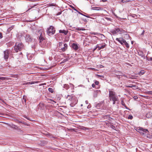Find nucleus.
I'll use <instances>...</instances> for the list:
<instances>
[{
    "mask_svg": "<svg viewBox=\"0 0 152 152\" xmlns=\"http://www.w3.org/2000/svg\"><path fill=\"white\" fill-rule=\"evenodd\" d=\"M36 34L38 36V39L39 40L40 45L41 47L44 48L47 47V45L46 44V40L45 38V34L44 30L43 29H41L38 30Z\"/></svg>",
    "mask_w": 152,
    "mask_h": 152,
    "instance_id": "obj_1",
    "label": "nucleus"
},
{
    "mask_svg": "<svg viewBox=\"0 0 152 152\" xmlns=\"http://www.w3.org/2000/svg\"><path fill=\"white\" fill-rule=\"evenodd\" d=\"M109 97L110 100L113 101V104L115 103L116 101H118L117 96L115 95V93L112 91H109Z\"/></svg>",
    "mask_w": 152,
    "mask_h": 152,
    "instance_id": "obj_2",
    "label": "nucleus"
},
{
    "mask_svg": "<svg viewBox=\"0 0 152 152\" xmlns=\"http://www.w3.org/2000/svg\"><path fill=\"white\" fill-rule=\"evenodd\" d=\"M23 48V45L21 43H16L14 47L15 50L16 52L21 50Z\"/></svg>",
    "mask_w": 152,
    "mask_h": 152,
    "instance_id": "obj_3",
    "label": "nucleus"
},
{
    "mask_svg": "<svg viewBox=\"0 0 152 152\" xmlns=\"http://www.w3.org/2000/svg\"><path fill=\"white\" fill-rule=\"evenodd\" d=\"M137 131L139 132L142 135L145 136L148 134V131L147 129H144L140 127L137 129Z\"/></svg>",
    "mask_w": 152,
    "mask_h": 152,
    "instance_id": "obj_4",
    "label": "nucleus"
},
{
    "mask_svg": "<svg viewBox=\"0 0 152 152\" xmlns=\"http://www.w3.org/2000/svg\"><path fill=\"white\" fill-rule=\"evenodd\" d=\"M55 29L53 26H50L48 28L47 30V34L49 35H51L54 34L55 32Z\"/></svg>",
    "mask_w": 152,
    "mask_h": 152,
    "instance_id": "obj_5",
    "label": "nucleus"
},
{
    "mask_svg": "<svg viewBox=\"0 0 152 152\" xmlns=\"http://www.w3.org/2000/svg\"><path fill=\"white\" fill-rule=\"evenodd\" d=\"M58 48L62 51H64L67 49V45L66 44L60 42L59 43Z\"/></svg>",
    "mask_w": 152,
    "mask_h": 152,
    "instance_id": "obj_6",
    "label": "nucleus"
},
{
    "mask_svg": "<svg viewBox=\"0 0 152 152\" xmlns=\"http://www.w3.org/2000/svg\"><path fill=\"white\" fill-rule=\"evenodd\" d=\"M4 59L5 60L7 59L8 58L9 54V50H6L4 51Z\"/></svg>",
    "mask_w": 152,
    "mask_h": 152,
    "instance_id": "obj_7",
    "label": "nucleus"
},
{
    "mask_svg": "<svg viewBox=\"0 0 152 152\" xmlns=\"http://www.w3.org/2000/svg\"><path fill=\"white\" fill-rule=\"evenodd\" d=\"M116 40L120 42L122 45H124L125 42V40L122 38H117Z\"/></svg>",
    "mask_w": 152,
    "mask_h": 152,
    "instance_id": "obj_8",
    "label": "nucleus"
},
{
    "mask_svg": "<svg viewBox=\"0 0 152 152\" xmlns=\"http://www.w3.org/2000/svg\"><path fill=\"white\" fill-rule=\"evenodd\" d=\"M26 39L27 42H29L32 40V39L29 34H27L26 37Z\"/></svg>",
    "mask_w": 152,
    "mask_h": 152,
    "instance_id": "obj_9",
    "label": "nucleus"
},
{
    "mask_svg": "<svg viewBox=\"0 0 152 152\" xmlns=\"http://www.w3.org/2000/svg\"><path fill=\"white\" fill-rule=\"evenodd\" d=\"M6 124H7L10 127L13 128L15 129H18V127L16 125H15L13 124H10L8 123H6Z\"/></svg>",
    "mask_w": 152,
    "mask_h": 152,
    "instance_id": "obj_10",
    "label": "nucleus"
},
{
    "mask_svg": "<svg viewBox=\"0 0 152 152\" xmlns=\"http://www.w3.org/2000/svg\"><path fill=\"white\" fill-rule=\"evenodd\" d=\"M72 47L75 50H77L78 49V47L77 44L73 43L72 45Z\"/></svg>",
    "mask_w": 152,
    "mask_h": 152,
    "instance_id": "obj_11",
    "label": "nucleus"
},
{
    "mask_svg": "<svg viewBox=\"0 0 152 152\" xmlns=\"http://www.w3.org/2000/svg\"><path fill=\"white\" fill-rule=\"evenodd\" d=\"M138 54L140 56L144 59L145 58V56L143 52L141 51H139L138 52Z\"/></svg>",
    "mask_w": 152,
    "mask_h": 152,
    "instance_id": "obj_12",
    "label": "nucleus"
},
{
    "mask_svg": "<svg viewBox=\"0 0 152 152\" xmlns=\"http://www.w3.org/2000/svg\"><path fill=\"white\" fill-rule=\"evenodd\" d=\"M91 9L93 10H102L103 8L99 7H93L91 8Z\"/></svg>",
    "mask_w": 152,
    "mask_h": 152,
    "instance_id": "obj_13",
    "label": "nucleus"
},
{
    "mask_svg": "<svg viewBox=\"0 0 152 152\" xmlns=\"http://www.w3.org/2000/svg\"><path fill=\"white\" fill-rule=\"evenodd\" d=\"M111 33L113 34H116L117 33H119L118 28H115L111 31Z\"/></svg>",
    "mask_w": 152,
    "mask_h": 152,
    "instance_id": "obj_14",
    "label": "nucleus"
},
{
    "mask_svg": "<svg viewBox=\"0 0 152 152\" xmlns=\"http://www.w3.org/2000/svg\"><path fill=\"white\" fill-rule=\"evenodd\" d=\"M67 30H60L59 31V32L60 33H62L64 34V35H66L68 32Z\"/></svg>",
    "mask_w": 152,
    "mask_h": 152,
    "instance_id": "obj_15",
    "label": "nucleus"
},
{
    "mask_svg": "<svg viewBox=\"0 0 152 152\" xmlns=\"http://www.w3.org/2000/svg\"><path fill=\"white\" fill-rule=\"evenodd\" d=\"M119 33L120 34H124L126 33V31L121 28H118Z\"/></svg>",
    "mask_w": 152,
    "mask_h": 152,
    "instance_id": "obj_16",
    "label": "nucleus"
},
{
    "mask_svg": "<svg viewBox=\"0 0 152 152\" xmlns=\"http://www.w3.org/2000/svg\"><path fill=\"white\" fill-rule=\"evenodd\" d=\"M39 108L41 110L43 109L44 108V104L43 103H40L39 105Z\"/></svg>",
    "mask_w": 152,
    "mask_h": 152,
    "instance_id": "obj_17",
    "label": "nucleus"
},
{
    "mask_svg": "<svg viewBox=\"0 0 152 152\" xmlns=\"http://www.w3.org/2000/svg\"><path fill=\"white\" fill-rule=\"evenodd\" d=\"M99 91V90H97L96 91H95L94 93L93 96L94 97H96L98 95V93Z\"/></svg>",
    "mask_w": 152,
    "mask_h": 152,
    "instance_id": "obj_18",
    "label": "nucleus"
},
{
    "mask_svg": "<svg viewBox=\"0 0 152 152\" xmlns=\"http://www.w3.org/2000/svg\"><path fill=\"white\" fill-rule=\"evenodd\" d=\"M126 87L128 88H132V87H134L135 88L136 87V86L135 85H134L133 84H130L128 86H127Z\"/></svg>",
    "mask_w": 152,
    "mask_h": 152,
    "instance_id": "obj_19",
    "label": "nucleus"
},
{
    "mask_svg": "<svg viewBox=\"0 0 152 152\" xmlns=\"http://www.w3.org/2000/svg\"><path fill=\"white\" fill-rule=\"evenodd\" d=\"M145 71L144 70H141L139 73V74L140 75H141L145 73Z\"/></svg>",
    "mask_w": 152,
    "mask_h": 152,
    "instance_id": "obj_20",
    "label": "nucleus"
},
{
    "mask_svg": "<svg viewBox=\"0 0 152 152\" xmlns=\"http://www.w3.org/2000/svg\"><path fill=\"white\" fill-rule=\"evenodd\" d=\"M48 91L49 92L51 93H53L54 92V89L51 88H49L48 89Z\"/></svg>",
    "mask_w": 152,
    "mask_h": 152,
    "instance_id": "obj_21",
    "label": "nucleus"
},
{
    "mask_svg": "<svg viewBox=\"0 0 152 152\" xmlns=\"http://www.w3.org/2000/svg\"><path fill=\"white\" fill-rule=\"evenodd\" d=\"M75 29L77 30L78 31H84L86 29L84 28H77Z\"/></svg>",
    "mask_w": 152,
    "mask_h": 152,
    "instance_id": "obj_22",
    "label": "nucleus"
},
{
    "mask_svg": "<svg viewBox=\"0 0 152 152\" xmlns=\"http://www.w3.org/2000/svg\"><path fill=\"white\" fill-rule=\"evenodd\" d=\"M129 1V0H121V2L123 3H125Z\"/></svg>",
    "mask_w": 152,
    "mask_h": 152,
    "instance_id": "obj_23",
    "label": "nucleus"
},
{
    "mask_svg": "<svg viewBox=\"0 0 152 152\" xmlns=\"http://www.w3.org/2000/svg\"><path fill=\"white\" fill-rule=\"evenodd\" d=\"M124 45H125L127 48H129V44L126 42V41H125V42Z\"/></svg>",
    "mask_w": 152,
    "mask_h": 152,
    "instance_id": "obj_24",
    "label": "nucleus"
},
{
    "mask_svg": "<svg viewBox=\"0 0 152 152\" xmlns=\"http://www.w3.org/2000/svg\"><path fill=\"white\" fill-rule=\"evenodd\" d=\"M106 45L105 44H103L102 45H101L100 47L102 49L104 48L105 47Z\"/></svg>",
    "mask_w": 152,
    "mask_h": 152,
    "instance_id": "obj_25",
    "label": "nucleus"
},
{
    "mask_svg": "<svg viewBox=\"0 0 152 152\" xmlns=\"http://www.w3.org/2000/svg\"><path fill=\"white\" fill-rule=\"evenodd\" d=\"M133 118V117L132 115H130L128 117V119H132Z\"/></svg>",
    "mask_w": 152,
    "mask_h": 152,
    "instance_id": "obj_26",
    "label": "nucleus"
},
{
    "mask_svg": "<svg viewBox=\"0 0 152 152\" xmlns=\"http://www.w3.org/2000/svg\"><path fill=\"white\" fill-rule=\"evenodd\" d=\"M146 59L148 61H152V57H151L150 58V59H149V58H148V57H146Z\"/></svg>",
    "mask_w": 152,
    "mask_h": 152,
    "instance_id": "obj_27",
    "label": "nucleus"
},
{
    "mask_svg": "<svg viewBox=\"0 0 152 152\" xmlns=\"http://www.w3.org/2000/svg\"><path fill=\"white\" fill-rule=\"evenodd\" d=\"M96 76L98 78H99L100 77H102L103 78H104V76L103 75H96Z\"/></svg>",
    "mask_w": 152,
    "mask_h": 152,
    "instance_id": "obj_28",
    "label": "nucleus"
},
{
    "mask_svg": "<svg viewBox=\"0 0 152 152\" xmlns=\"http://www.w3.org/2000/svg\"><path fill=\"white\" fill-rule=\"evenodd\" d=\"M68 96H69L70 97V98L69 99L71 100V99H72V96H71L69 95H67V96L66 97V98L67 99H68Z\"/></svg>",
    "mask_w": 152,
    "mask_h": 152,
    "instance_id": "obj_29",
    "label": "nucleus"
},
{
    "mask_svg": "<svg viewBox=\"0 0 152 152\" xmlns=\"http://www.w3.org/2000/svg\"><path fill=\"white\" fill-rule=\"evenodd\" d=\"M34 82H32V81H31V82H28L26 84H34Z\"/></svg>",
    "mask_w": 152,
    "mask_h": 152,
    "instance_id": "obj_30",
    "label": "nucleus"
},
{
    "mask_svg": "<svg viewBox=\"0 0 152 152\" xmlns=\"http://www.w3.org/2000/svg\"><path fill=\"white\" fill-rule=\"evenodd\" d=\"M5 79V78L4 77H0V80H4Z\"/></svg>",
    "mask_w": 152,
    "mask_h": 152,
    "instance_id": "obj_31",
    "label": "nucleus"
},
{
    "mask_svg": "<svg viewBox=\"0 0 152 152\" xmlns=\"http://www.w3.org/2000/svg\"><path fill=\"white\" fill-rule=\"evenodd\" d=\"M149 115H150V113H147V114L146 115V117L148 118H150V117L149 116Z\"/></svg>",
    "mask_w": 152,
    "mask_h": 152,
    "instance_id": "obj_32",
    "label": "nucleus"
},
{
    "mask_svg": "<svg viewBox=\"0 0 152 152\" xmlns=\"http://www.w3.org/2000/svg\"><path fill=\"white\" fill-rule=\"evenodd\" d=\"M147 93L148 94L152 95V91H149L147 92Z\"/></svg>",
    "mask_w": 152,
    "mask_h": 152,
    "instance_id": "obj_33",
    "label": "nucleus"
},
{
    "mask_svg": "<svg viewBox=\"0 0 152 152\" xmlns=\"http://www.w3.org/2000/svg\"><path fill=\"white\" fill-rule=\"evenodd\" d=\"M95 84L96 85H98L99 83V81H96L95 82Z\"/></svg>",
    "mask_w": 152,
    "mask_h": 152,
    "instance_id": "obj_34",
    "label": "nucleus"
},
{
    "mask_svg": "<svg viewBox=\"0 0 152 152\" xmlns=\"http://www.w3.org/2000/svg\"><path fill=\"white\" fill-rule=\"evenodd\" d=\"M3 37L2 34L0 32V39H1Z\"/></svg>",
    "mask_w": 152,
    "mask_h": 152,
    "instance_id": "obj_35",
    "label": "nucleus"
},
{
    "mask_svg": "<svg viewBox=\"0 0 152 152\" xmlns=\"http://www.w3.org/2000/svg\"><path fill=\"white\" fill-rule=\"evenodd\" d=\"M121 104L123 105L124 106H125V105H126L125 103L123 101L121 102Z\"/></svg>",
    "mask_w": 152,
    "mask_h": 152,
    "instance_id": "obj_36",
    "label": "nucleus"
},
{
    "mask_svg": "<svg viewBox=\"0 0 152 152\" xmlns=\"http://www.w3.org/2000/svg\"><path fill=\"white\" fill-rule=\"evenodd\" d=\"M65 88L66 89L68 88V86L66 85H64V86Z\"/></svg>",
    "mask_w": 152,
    "mask_h": 152,
    "instance_id": "obj_37",
    "label": "nucleus"
},
{
    "mask_svg": "<svg viewBox=\"0 0 152 152\" xmlns=\"http://www.w3.org/2000/svg\"><path fill=\"white\" fill-rule=\"evenodd\" d=\"M89 69H91L92 70H96V69L95 68H89Z\"/></svg>",
    "mask_w": 152,
    "mask_h": 152,
    "instance_id": "obj_38",
    "label": "nucleus"
},
{
    "mask_svg": "<svg viewBox=\"0 0 152 152\" xmlns=\"http://www.w3.org/2000/svg\"><path fill=\"white\" fill-rule=\"evenodd\" d=\"M134 99H137L138 98V97L137 96H134Z\"/></svg>",
    "mask_w": 152,
    "mask_h": 152,
    "instance_id": "obj_39",
    "label": "nucleus"
},
{
    "mask_svg": "<svg viewBox=\"0 0 152 152\" xmlns=\"http://www.w3.org/2000/svg\"><path fill=\"white\" fill-rule=\"evenodd\" d=\"M92 86L93 87V88H94L95 87V85L93 83L92 84Z\"/></svg>",
    "mask_w": 152,
    "mask_h": 152,
    "instance_id": "obj_40",
    "label": "nucleus"
},
{
    "mask_svg": "<svg viewBox=\"0 0 152 152\" xmlns=\"http://www.w3.org/2000/svg\"><path fill=\"white\" fill-rule=\"evenodd\" d=\"M124 107H125L126 109H128V110H130V109L129 108H128V107H127V106H126V105H125V106H124Z\"/></svg>",
    "mask_w": 152,
    "mask_h": 152,
    "instance_id": "obj_41",
    "label": "nucleus"
},
{
    "mask_svg": "<svg viewBox=\"0 0 152 152\" xmlns=\"http://www.w3.org/2000/svg\"><path fill=\"white\" fill-rule=\"evenodd\" d=\"M148 1L151 4H152V0H148Z\"/></svg>",
    "mask_w": 152,
    "mask_h": 152,
    "instance_id": "obj_42",
    "label": "nucleus"
},
{
    "mask_svg": "<svg viewBox=\"0 0 152 152\" xmlns=\"http://www.w3.org/2000/svg\"><path fill=\"white\" fill-rule=\"evenodd\" d=\"M50 100L52 101H53V102L54 103H56V102H55V101L53 100V99H50Z\"/></svg>",
    "mask_w": 152,
    "mask_h": 152,
    "instance_id": "obj_43",
    "label": "nucleus"
},
{
    "mask_svg": "<svg viewBox=\"0 0 152 152\" xmlns=\"http://www.w3.org/2000/svg\"><path fill=\"white\" fill-rule=\"evenodd\" d=\"M80 14H81V15H84V16H85L86 17H87V18H90V17H89V16H86V15H83L82 14H81V13H80Z\"/></svg>",
    "mask_w": 152,
    "mask_h": 152,
    "instance_id": "obj_44",
    "label": "nucleus"
},
{
    "mask_svg": "<svg viewBox=\"0 0 152 152\" xmlns=\"http://www.w3.org/2000/svg\"><path fill=\"white\" fill-rule=\"evenodd\" d=\"M23 100L24 101V102H25L26 103V99L23 98Z\"/></svg>",
    "mask_w": 152,
    "mask_h": 152,
    "instance_id": "obj_45",
    "label": "nucleus"
},
{
    "mask_svg": "<svg viewBox=\"0 0 152 152\" xmlns=\"http://www.w3.org/2000/svg\"><path fill=\"white\" fill-rule=\"evenodd\" d=\"M61 12H59L58 13L57 15H60V14H61Z\"/></svg>",
    "mask_w": 152,
    "mask_h": 152,
    "instance_id": "obj_46",
    "label": "nucleus"
},
{
    "mask_svg": "<svg viewBox=\"0 0 152 152\" xmlns=\"http://www.w3.org/2000/svg\"><path fill=\"white\" fill-rule=\"evenodd\" d=\"M144 32H145V31L144 30H143L142 33L141 34V35H143Z\"/></svg>",
    "mask_w": 152,
    "mask_h": 152,
    "instance_id": "obj_47",
    "label": "nucleus"
},
{
    "mask_svg": "<svg viewBox=\"0 0 152 152\" xmlns=\"http://www.w3.org/2000/svg\"><path fill=\"white\" fill-rule=\"evenodd\" d=\"M85 102L86 103V104H88V101L87 100H86V101H85Z\"/></svg>",
    "mask_w": 152,
    "mask_h": 152,
    "instance_id": "obj_48",
    "label": "nucleus"
},
{
    "mask_svg": "<svg viewBox=\"0 0 152 152\" xmlns=\"http://www.w3.org/2000/svg\"><path fill=\"white\" fill-rule=\"evenodd\" d=\"M99 47V46L98 45H96V48L97 49V48H98Z\"/></svg>",
    "mask_w": 152,
    "mask_h": 152,
    "instance_id": "obj_49",
    "label": "nucleus"
},
{
    "mask_svg": "<svg viewBox=\"0 0 152 152\" xmlns=\"http://www.w3.org/2000/svg\"><path fill=\"white\" fill-rule=\"evenodd\" d=\"M101 47L100 46H99V47L98 48V50H101Z\"/></svg>",
    "mask_w": 152,
    "mask_h": 152,
    "instance_id": "obj_50",
    "label": "nucleus"
},
{
    "mask_svg": "<svg viewBox=\"0 0 152 152\" xmlns=\"http://www.w3.org/2000/svg\"><path fill=\"white\" fill-rule=\"evenodd\" d=\"M36 0H28L29 1H35Z\"/></svg>",
    "mask_w": 152,
    "mask_h": 152,
    "instance_id": "obj_51",
    "label": "nucleus"
},
{
    "mask_svg": "<svg viewBox=\"0 0 152 152\" xmlns=\"http://www.w3.org/2000/svg\"><path fill=\"white\" fill-rule=\"evenodd\" d=\"M70 105L71 106V107H73L74 106L73 105V104H70Z\"/></svg>",
    "mask_w": 152,
    "mask_h": 152,
    "instance_id": "obj_52",
    "label": "nucleus"
},
{
    "mask_svg": "<svg viewBox=\"0 0 152 152\" xmlns=\"http://www.w3.org/2000/svg\"><path fill=\"white\" fill-rule=\"evenodd\" d=\"M102 1L103 2H105L107 0H102Z\"/></svg>",
    "mask_w": 152,
    "mask_h": 152,
    "instance_id": "obj_53",
    "label": "nucleus"
},
{
    "mask_svg": "<svg viewBox=\"0 0 152 152\" xmlns=\"http://www.w3.org/2000/svg\"><path fill=\"white\" fill-rule=\"evenodd\" d=\"M47 135H48V136H50V133H48Z\"/></svg>",
    "mask_w": 152,
    "mask_h": 152,
    "instance_id": "obj_54",
    "label": "nucleus"
},
{
    "mask_svg": "<svg viewBox=\"0 0 152 152\" xmlns=\"http://www.w3.org/2000/svg\"><path fill=\"white\" fill-rule=\"evenodd\" d=\"M50 5L52 6H55V5H54L53 4H51Z\"/></svg>",
    "mask_w": 152,
    "mask_h": 152,
    "instance_id": "obj_55",
    "label": "nucleus"
},
{
    "mask_svg": "<svg viewBox=\"0 0 152 152\" xmlns=\"http://www.w3.org/2000/svg\"><path fill=\"white\" fill-rule=\"evenodd\" d=\"M96 48H94V49L93 51H94L95 50H96Z\"/></svg>",
    "mask_w": 152,
    "mask_h": 152,
    "instance_id": "obj_56",
    "label": "nucleus"
},
{
    "mask_svg": "<svg viewBox=\"0 0 152 152\" xmlns=\"http://www.w3.org/2000/svg\"><path fill=\"white\" fill-rule=\"evenodd\" d=\"M0 100L1 101H2V102H4L3 100L2 99H0Z\"/></svg>",
    "mask_w": 152,
    "mask_h": 152,
    "instance_id": "obj_57",
    "label": "nucleus"
},
{
    "mask_svg": "<svg viewBox=\"0 0 152 152\" xmlns=\"http://www.w3.org/2000/svg\"><path fill=\"white\" fill-rule=\"evenodd\" d=\"M107 19L108 20H111L110 18H107Z\"/></svg>",
    "mask_w": 152,
    "mask_h": 152,
    "instance_id": "obj_58",
    "label": "nucleus"
},
{
    "mask_svg": "<svg viewBox=\"0 0 152 152\" xmlns=\"http://www.w3.org/2000/svg\"><path fill=\"white\" fill-rule=\"evenodd\" d=\"M71 7L72 8V9H74V8H75L73 7L72 6H71Z\"/></svg>",
    "mask_w": 152,
    "mask_h": 152,
    "instance_id": "obj_59",
    "label": "nucleus"
},
{
    "mask_svg": "<svg viewBox=\"0 0 152 152\" xmlns=\"http://www.w3.org/2000/svg\"><path fill=\"white\" fill-rule=\"evenodd\" d=\"M75 11H77V10H76L75 8L73 9Z\"/></svg>",
    "mask_w": 152,
    "mask_h": 152,
    "instance_id": "obj_60",
    "label": "nucleus"
},
{
    "mask_svg": "<svg viewBox=\"0 0 152 152\" xmlns=\"http://www.w3.org/2000/svg\"><path fill=\"white\" fill-rule=\"evenodd\" d=\"M135 15H134V16H132V17H133L134 18V17H135Z\"/></svg>",
    "mask_w": 152,
    "mask_h": 152,
    "instance_id": "obj_61",
    "label": "nucleus"
},
{
    "mask_svg": "<svg viewBox=\"0 0 152 152\" xmlns=\"http://www.w3.org/2000/svg\"><path fill=\"white\" fill-rule=\"evenodd\" d=\"M92 34H94V35L96 34L95 33H93Z\"/></svg>",
    "mask_w": 152,
    "mask_h": 152,
    "instance_id": "obj_62",
    "label": "nucleus"
},
{
    "mask_svg": "<svg viewBox=\"0 0 152 152\" xmlns=\"http://www.w3.org/2000/svg\"><path fill=\"white\" fill-rule=\"evenodd\" d=\"M19 123H22V122H21V121H19Z\"/></svg>",
    "mask_w": 152,
    "mask_h": 152,
    "instance_id": "obj_63",
    "label": "nucleus"
},
{
    "mask_svg": "<svg viewBox=\"0 0 152 152\" xmlns=\"http://www.w3.org/2000/svg\"><path fill=\"white\" fill-rule=\"evenodd\" d=\"M89 106H88V107H87V108H89Z\"/></svg>",
    "mask_w": 152,
    "mask_h": 152,
    "instance_id": "obj_64",
    "label": "nucleus"
}]
</instances>
